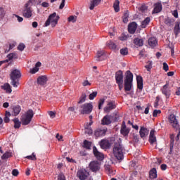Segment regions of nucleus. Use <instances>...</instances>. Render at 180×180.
<instances>
[{
	"label": "nucleus",
	"mask_w": 180,
	"mask_h": 180,
	"mask_svg": "<svg viewBox=\"0 0 180 180\" xmlns=\"http://www.w3.org/2000/svg\"><path fill=\"white\" fill-rule=\"evenodd\" d=\"M83 86H91V83H89V82L88 80H85L83 83H82Z\"/></svg>",
	"instance_id": "nucleus-60"
},
{
	"label": "nucleus",
	"mask_w": 180,
	"mask_h": 180,
	"mask_svg": "<svg viewBox=\"0 0 180 180\" xmlns=\"http://www.w3.org/2000/svg\"><path fill=\"white\" fill-rule=\"evenodd\" d=\"M115 79L117 84H123V72L118 71L115 75Z\"/></svg>",
	"instance_id": "nucleus-14"
},
{
	"label": "nucleus",
	"mask_w": 180,
	"mask_h": 180,
	"mask_svg": "<svg viewBox=\"0 0 180 180\" xmlns=\"http://www.w3.org/2000/svg\"><path fill=\"white\" fill-rule=\"evenodd\" d=\"M106 58V55H105V51H98L96 53V61H103Z\"/></svg>",
	"instance_id": "nucleus-13"
},
{
	"label": "nucleus",
	"mask_w": 180,
	"mask_h": 180,
	"mask_svg": "<svg viewBox=\"0 0 180 180\" xmlns=\"http://www.w3.org/2000/svg\"><path fill=\"white\" fill-rule=\"evenodd\" d=\"M93 108L94 106L92 105V103H84V105H81L79 112L82 113V115H89V113L92 112Z\"/></svg>",
	"instance_id": "nucleus-5"
},
{
	"label": "nucleus",
	"mask_w": 180,
	"mask_h": 180,
	"mask_svg": "<svg viewBox=\"0 0 180 180\" xmlns=\"http://www.w3.org/2000/svg\"><path fill=\"white\" fill-rule=\"evenodd\" d=\"M103 103H105V99L101 98L98 102V109H102V106H103Z\"/></svg>",
	"instance_id": "nucleus-50"
},
{
	"label": "nucleus",
	"mask_w": 180,
	"mask_h": 180,
	"mask_svg": "<svg viewBox=\"0 0 180 180\" xmlns=\"http://www.w3.org/2000/svg\"><path fill=\"white\" fill-rule=\"evenodd\" d=\"M49 115L50 117H51L52 119H54V117H56V112H54L53 111H49Z\"/></svg>",
	"instance_id": "nucleus-56"
},
{
	"label": "nucleus",
	"mask_w": 180,
	"mask_h": 180,
	"mask_svg": "<svg viewBox=\"0 0 180 180\" xmlns=\"http://www.w3.org/2000/svg\"><path fill=\"white\" fill-rule=\"evenodd\" d=\"M20 110H22V108H20V106L17 105V106L13 107V115L14 116H18V115H19V113H20Z\"/></svg>",
	"instance_id": "nucleus-33"
},
{
	"label": "nucleus",
	"mask_w": 180,
	"mask_h": 180,
	"mask_svg": "<svg viewBox=\"0 0 180 180\" xmlns=\"http://www.w3.org/2000/svg\"><path fill=\"white\" fill-rule=\"evenodd\" d=\"M77 176L80 180H85L89 176V172L85 169H80L77 172Z\"/></svg>",
	"instance_id": "nucleus-10"
},
{
	"label": "nucleus",
	"mask_w": 180,
	"mask_h": 180,
	"mask_svg": "<svg viewBox=\"0 0 180 180\" xmlns=\"http://www.w3.org/2000/svg\"><path fill=\"white\" fill-rule=\"evenodd\" d=\"M122 20L124 23H127L129 22V13H125L122 16Z\"/></svg>",
	"instance_id": "nucleus-45"
},
{
	"label": "nucleus",
	"mask_w": 180,
	"mask_h": 180,
	"mask_svg": "<svg viewBox=\"0 0 180 180\" xmlns=\"http://www.w3.org/2000/svg\"><path fill=\"white\" fill-rule=\"evenodd\" d=\"M163 70L166 72L169 70V68L168 67V64H167V63H163Z\"/></svg>",
	"instance_id": "nucleus-55"
},
{
	"label": "nucleus",
	"mask_w": 180,
	"mask_h": 180,
	"mask_svg": "<svg viewBox=\"0 0 180 180\" xmlns=\"http://www.w3.org/2000/svg\"><path fill=\"white\" fill-rule=\"evenodd\" d=\"M20 78V71L14 70L11 73V79H18Z\"/></svg>",
	"instance_id": "nucleus-18"
},
{
	"label": "nucleus",
	"mask_w": 180,
	"mask_h": 180,
	"mask_svg": "<svg viewBox=\"0 0 180 180\" xmlns=\"http://www.w3.org/2000/svg\"><path fill=\"white\" fill-rule=\"evenodd\" d=\"M106 131H108V129L106 128L97 129L94 131V136L96 137H102L106 134Z\"/></svg>",
	"instance_id": "nucleus-12"
},
{
	"label": "nucleus",
	"mask_w": 180,
	"mask_h": 180,
	"mask_svg": "<svg viewBox=\"0 0 180 180\" xmlns=\"http://www.w3.org/2000/svg\"><path fill=\"white\" fill-rule=\"evenodd\" d=\"M107 46H108L111 50H116V44L112 41H108L106 43Z\"/></svg>",
	"instance_id": "nucleus-35"
},
{
	"label": "nucleus",
	"mask_w": 180,
	"mask_h": 180,
	"mask_svg": "<svg viewBox=\"0 0 180 180\" xmlns=\"http://www.w3.org/2000/svg\"><path fill=\"white\" fill-rule=\"evenodd\" d=\"M174 22V19L167 18L165 20V24L168 25V26H171V25H172Z\"/></svg>",
	"instance_id": "nucleus-48"
},
{
	"label": "nucleus",
	"mask_w": 180,
	"mask_h": 180,
	"mask_svg": "<svg viewBox=\"0 0 180 180\" xmlns=\"http://www.w3.org/2000/svg\"><path fill=\"white\" fill-rule=\"evenodd\" d=\"M148 132H149L148 129H147L144 127H141L139 131V134L141 139H146V137L148 136Z\"/></svg>",
	"instance_id": "nucleus-17"
},
{
	"label": "nucleus",
	"mask_w": 180,
	"mask_h": 180,
	"mask_svg": "<svg viewBox=\"0 0 180 180\" xmlns=\"http://www.w3.org/2000/svg\"><path fill=\"white\" fill-rule=\"evenodd\" d=\"M13 122L15 129H19L20 127V121H19V119L15 118L13 120Z\"/></svg>",
	"instance_id": "nucleus-43"
},
{
	"label": "nucleus",
	"mask_w": 180,
	"mask_h": 180,
	"mask_svg": "<svg viewBox=\"0 0 180 180\" xmlns=\"http://www.w3.org/2000/svg\"><path fill=\"white\" fill-rule=\"evenodd\" d=\"M41 6H43V8H49V6H50V5L47 2H43L41 4Z\"/></svg>",
	"instance_id": "nucleus-62"
},
{
	"label": "nucleus",
	"mask_w": 180,
	"mask_h": 180,
	"mask_svg": "<svg viewBox=\"0 0 180 180\" xmlns=\"http://www.w3.org/2000/svg\"><path fill=\"white\" fill-rule=\"evenodd\" d=\"M96 95H98V92L94 91L93 93L90 94L89 98L90 101H93V99H95L96 98Z\"/></svg>",
	"instance_id": "nucleus-47"
},
{
	"label": "nucleus",
	"mask_w": 180,
	"mask_h": 180,
	"mask_svg": "<svg viewBox=\"0 0 180 180\" xmlns=\"http://www.w3.org/2000/svg\"><path fill=\"white\" fill-rule=\"evenodd\" d=\"M169 123H170L171 126L172 127H174L176 129L179 126L178 120H176V117L175 115L172 114L168 117Z\"/></svg>",
	"instance_id": "nucleus-9"
},
{
	"label": "nucleus",
	"mask_w": 180,
	"mask_h": 180,
	"mask_svg": "<svg viewBox=\"0 0 180 180\" xmlns=\"http://www.w3.org/2000/svg\"><path fill=\"white\" fill-rule=\"evenodd\" d=\"M112 123V117L105 115L102 120V124H110Z\"/></svg>",
	"instance_id": "nucleus-28"
},
{
	"label": "nucleus",
	"mask_w": 180,
	"mask_h": 180,
	"mask_svg": "<svg viewBox=\"0 0 180 180\" xmlns=\"http://www.w3.org/2000/svg\"><path fill=\"white\" fill-rule=\"evenodd\" d=\"M145 68L147 70V71H151V68H153V61H148L145 65Z\"/></svg>",
	"instance_id": "nucleus-40"
},
{
	"label": "nucleus",
	"mask_w": 180,
	"mask_h": 180,
	"mask_svg": "<svg viewBox=\"0 0 180 180\" xmlns=\"http://www.w3.org/2000/svg\"><path fill=\"white\" fill-rule=\"evenodd\" d=\"M85 133H86V134H92V129L86 128Z\"/></svg>",
	"instance_id": "nucleus-54"
},
{
	"label": "nucleus",
	"mask_w": 180,
	"mask_h": 180,
	"mask_svg": "<svg viewBox=\"0 0 180 180\" xmlns=\"http://www.w3.org/2000/svg\"><path fill=\"white\" fill-rule=\"evenodd\" d=\"M124 88L125 92L131 91V88H133V73L130 70L127 71L125 73Z\"/></svg>",
	"instance_id": "nucleus-1"
},
{
	"label": "nucleus",
	"mask_w": 180,
	"mask_h": 180,
	"mask_svg": "<svg viewBox=\"0 0 180 180\" xmlns=\"http://www.w3.org/2000/svg\"><path fill=\"white\" fill-rule=\"evenodd\" d=\"M26 158H27V160H31L32 161H36L37 160L36 155H34V153H32V155L27 156Z\"/></svg>",
	"instance_id": "nucleus-49"
},
{
	"label": "nucleus",
	"mask_w": 180,
	"mask_h": 180,
	"mask_svg": "<svg viewBox=\"0 0 180 180\" xmlns=\"http://www.w3.org/2000/svg\"><path fill=\"white\" fill-rule=\"evenodd\" d=\"M115 108H116V105H115V103L113 101L109 102L107 104V106L104 108V112H106L108 113L110 110L115 109Z\"/></svg>",
	"instance_id": "nucleus-21"
},
{
	"label": "nucleus",
	"mask_w": 180,
	"mask_h": 180,
	"mask_svg": "<svg viewBox=\"0 0 180 180\" xmlns=\"http://www.w3.org/2000/svg\"><path fill=\"white\" fill-rule=\"evenodd\" d=\"M40 67H41V63L37 62L35 64V67L30 70V74H36V72H39V70H40Z\"/></svg>",
	"instance_id": "nucleus-23"
},
{
	"label": "nucleus",
	"mask_w": 180,
	"mask_h": 180,
	"mask_svg": "<svg viewBox=\"0 0 180 180\" xmlns=\"http://www.w3.org/2000/svg\"><path fill=\"white\" fill-rule=\"evenodd\" d=\"M149 176L150 179H155V178H157V169H155V168L152 169L149 172Z\"/></svg>",
	"instance_id": "nucleus-32"
},
{
	"label": "nucleus",
	"mask_w": 180,
	"mask_h": 180,
	"mask_svg": "<svg viewBox=\"0 0 180 180\" xmlns=\"http://www.w3.org/2000/svg\"><path fill=\"white\" fill-rule=\"evenodd\" d=\"M117 143L116 141L115 142L114 148H113V154L114 157L117 158V160H122L124 155H123V146L120 143H122V140L120 139H117Z\"/></svg>",
	"instance_id": "nucleus-2"
},
{
	"label": "nucleus",
	"mask_w": 180,
	"mask_h": 180,
	"mask_svg": "<svg viewBox=\"0 0 180 180\" xmlns=\"http://www.w3.org/2000/svg\"><path fill=\"white\" fill-rule=\"evenodd\" d=\"M148 43L150 47H151L152 49H153V47H155V46L158 44V41H157V39L155 37L149 38Z\"/></svg>",
	"instance_id": "nucleus-22"
},
{
	"label": "nucleus",
	"mask_w": 180,
	"mask_h": 180,
	"mask_svg": "<svg viewBox=\"0 0 180 180\" xmlns=\"http://www.w3.org/2000/svg\"><path fill=\"white\" fill-rule=\"evenodd\" d=\"M169 85L168 84H166L165 85L163 86L162 88V94L166 96L167 98H169L171 96V89H169V87H168Z\"/></svg>",
	"instance_id": "nucleus-11"
},
{
	"label": "nucleus",
	"mask_w": 180,
	"mask_h": 180,
	"mask_svg": "<svg viewBox=\"0 0 180 180\" xmlns=\"http://www.w3.org/2000/svg\"><path fill=\"white\" fill-rule=\"evenodd\" d=\"M172 15H173V16H174V18H176V19H178V11L174 10V11L172 12Z\"/></svg>",
	"instance_id": "nucleus-61"
},
{
	"label": "nucleus",
	"mask_w": 180,
	"mask_h": 180,
	"mask_svg": "<svg viewBox=\"0 0 180 180\" xmlns=\"http://www.w3.org/2000/svg\"><path fill=\"white\" fill-rule=\"evenodd\" d=\"M77 19H78V16L70 15L68 18V22H69V23H75V22H77Z\"/></svg>",
	"instance_id": "nucleus-36"
},
{
	"label": "nucleus",
	"mask_w": 180,
	"mask_h": 180,
	"mask_svg": "<svg viewBox=\"0 0 180 180\" xmlns=\"http://www.w3.org/2000/svg\"><path fill=\"white\" fill-rule=\"evenodd\" d=\"M30 3H27L25 5V8L22 11V15L24 16V18H32V8L30 7Z\"/></svg>",
	"instance_id": "nucleus-6"
},
{
	"label": "nucleus",
	"mask_w": 180,
	"mask_h": 180,
	"mask_svg": "<svg viewBox=\"0 0 180 180\" xmlns=\"http://www.w3.org/2000/svg\"><path fill=\"white\" fill-rule=\"evenodd\" d=\"M91 142L85 140L84 141V148H86L87 150H89V148H91Z\"/></svg>",
	"instance_id": "nucleus-46"
},
{
	"label": "nucleus",
	"mask_w": 180,
	"mask_h": 180,
	"mask_svg": "<svg viewBox=\"0 0 180 180\" xmlns=\"http://www.w3.org/2000/svg\"><path fill=\"white\" fill-rule=\"evenodd\" d=\"M180 22L179 21H177L176 22V25L174 26V34H176V36H177V34L179 33L180 32Z\"/></svg>",
	"instance_id": "nucleus-37"
},
{
	"label": "nucleus",
	"mask_w": 180,
	"mask_h": 180,
	"mask_svg": "<svg viewBox=\"0 0 180 180\" xmlns=\"http://www.w3.org/2000/svg\"><path fill=\"white\" fill-rule=\"evenodd\" d=\"M12 174L13 175V176H18V175H19V171H18V169H13L12 172Z\"/></svg>",
	"instance_id": "nucleus-58"
},
{
	"label": "nucleus",
	"mask_w": 180,
	"mask_h": 180,
	"mask_svg": "<svg viewBox=\"0 0 180 180\" xmlns=\"http://www.w3.org/2000/svg\"><path fill=\"white\" fill-rule=\"evenodd\" d=\"M15 18H17L18 22H23V18H22L18 15H15Z\"/></svg>",
	"instance_id": "nucleus-63"
},
{
	"label": "nucleus",
	"mask_w": 180,
	"mask_h": 180,
	"mask_svg": "<svg viewBox=\"0 0 180 180\" xmlns=\"http://www.w3.org/2000/svg\"><path fill=\"white\" fill-rule=\"evenodd\" d=\"M58 180H65V176L63 174H60L58 175Z\"/></svg>",
	"instance_id": "nucleus-57"
},
{
	"label": "nucleus",
	"mask_w": 180,
	"mask_h": 180,
	"mask_svg": "<svg viewBox=\"0 0 180 180\" xmlns=\"http://www.w3.org/2000/svg\"><path fill=\"white\" fill-rule=\"evenodd\" d=\"M13 154L12 151H7L1 156V160H8L12 157Z\"/></svg>",
	"instance_id": "nucleus-34"
},
{
	"label": "nucleus",
	"mask_w": 180,
	"mask_h": 180,
	"mask_svg": "<svg viewBox=\"0 0 180 180\" xmlns=\"http://www.w3.org/2000/svg\"><path fill=\"white\" fill-rule=\"evenodd\" d=\"M155 132L154 131V130H151L150 132L149 143H150V144H154V143L157 141V138L155 137Z\"/></svg>",
	"instance_id": "nucleus-26"
},
{
	"label": "nucleus",
	"mask_w": 180,
	"mask_h": 180,
	"mask_svg": "<svg viewBox=\"0 0 180 180\" xmlns=\"http://www.w3.org/2000/svg\"><path fill=\"white\" fill-rule=\"evenodd\" d=\"M15 56H16V54L9 53L7 57H8V60H13V58L15 57Z\"/></svg>",
	"instance_id": "nucleus-59"
},
{
	"label": "nucleus",
	"mask_w": 180,
	"mask_h": 180,
	"mask_svg": "<svg viewBox=\"0 0 180 180\" xmlns=\"http://www.w3.org/2000/svg\"><path fill=\"white\" fill-rule=\"evenodd\" d=\"M113 141H116V140H115V138H112L110 140V141H109L106 139H103L101 141L100 146L103 149L109 148L110 147V146H112V144H113Z\"/></svg>",
	"instance_id": "nucleus-7"
},
{
	"label": "nucleus",
	"mask_w": 180,
	"mask_h": 180,
	"mask_svg": "<svg viewBox=\"0 0 180 180\" xmlns=\"http://www.w3.org/2000/svg\"><path fill=\"white\" fill-rule=\"evenodd\" d=\"M134 44L135 46H138V47H141L144 44V41L140 38H136L134 39Z\"/></svg>",
	"instance_id": "nucleus-31"
},
{
	"label": "nucleus",
	"mask_w": 180,
	"mask_h": 180,
	"mask_svg": "<svg viewBox=\"0 0 180 180\" xmlns=\"http://www.w3.org/2000/svg\"><path fill=\"white\" fill-rule=\"evenodd\" d=\"M120 53L121 56H127L129 54V49L127 48H122L120 49Z\"/></svg>",
	"instance_id": "nucleus-42"
},
{
	"label": "nucleus",
	"mask_w": 180,
	"mask_h": 180,
	"mask_svg": "<svg viewBox=\"0 0 180 180\" xmlns=\"http://www.w3.org/2000/svg\"><path fill=\"white\" fill-rule=\"evenodd\" d=\"M160 168H161L162 171H165V169H167V165H165V164L161 165Z\"/></svg>",
	"instance_id": "nucleus-64"
},
{
	"label": "nucleus",
	"mask_w": 180,
	"mask_h": 180,
	"mask_svg": "<svg viewBox=\"0 0 180 180\" xmlns=\"http://www.w3.org/2000/svg\"><path fill=\"white\" fill-rule=\"evenodd\" d=\"M160 113H161V110H155L153 111V117H157V116H158V115H160Z\"/></svg>",
	"instance_id": "nucleus-53"
},
{
	"label": "nucleus",
	"mask_w": 180,
	"mask_h": 180,
	"mask_svg": "<svg viewBox=\"0 0 180 180\" xmlns=\"http://www.w3.org/2000/svg\"><path fill=\"white\" fill-rule=\"evenodd\" d=\"M129 133H130V129L126 127V122L123 121L121 127V134H122V136H127Z\"/></svg>",
	"instance_id": "nucleus-15"
},
{
	"label": "nucleus",
	"mask_w": 180,
	"mask_h": 180,
	"mask_svg": "<svg viewBox=\"0 0 180 180\" xmlns=\"http://www.w3.org/2000/svg\"><path fill=\"white\" fill-rule=\"evenodd\" d=\"M1 89H4L6 94H12V89L11 88L10 84L5 83L3 86H1Z\"/></svg>",
	"instance_id": "nucleus-29"
},
{
	"label": "nucleus",
	"mask_w": 180,
	"mask_h": 180,
	"mask_svg": "<svg viewBox=\"0 0 180 180\" xmlns=\"http://www.w3.org/2000/svg\"><path fill=\"white\" fill-rule=\"evenodd\" d=\"M120 4V2L119 1V0H116L114 2L113 8L115 12H119V11H120V7L119 6Z\"/></svg>",
	"instance_id": "nucleus-39"
},
{
	"label": "nucleus",
	"mask_w": 180,
	"mask_h": 180,
	"mask_svg": "<svg viewBox=\"0 0 180 180\" xmlns=\"http://www.w3.org/2000/svg\"><path fill=\"white\" fill-rule=\"evenodd\" d=\"M33 116H34V112H33L32 110H29L21 116V124L23 126H27L32 122Z\"/></svg>",
	"instance_id": "nucleus-4"
},
{
	"label": "nucleus",
	"mask_w": 180,
	"mask_h": 180,
	"mask_svg": "<svg viewBox=\"0 0 180 180\" xmlns=\"http://www.w3.org/2000/svg\"><path fill=\"white\" fill-rule=\"evenodd\" d=\"M89 169L93 172H96L101 169V163L98 161H93L89 164Z\"/></svg>",
	"instance_id": "nucleus-8"
},
{
	"label": "nucleus",
	"mask_w": 180,
	"mask_h": 180,
	"mask_svg": "<svg viewBox=\"0 0 180 180\" xmlns=\"http://www.w3.org/2000/svg\"><path fill=\"white\" fill-rule=\"evenodd\" d=\"M139 11L141 12L144 13V12H147V6L146 5H142L140 8H139Z\"/></svg>",
	"instance_id": "nucleus-51"
},
{
	"label": "nucleus",
	"mask_w": 180,
	"mask_h": 180,
	"mask_svg": "<svg viewBox=\"0 0 180 180\" xmlns=\"http://www.w3.org/2000/svg\"><path fill=\"white\" fill-rule=\"evenodd\" d=\"M137 30V24L136 22H131L128 26V31L131 34H133L136 32Z\"/></svg>",
	"instance_id": "nucleus-16"
},
{
	"label": "nucleus",
	"mask_w": 180,
	"mask_h": 180,
	"mask_svg": "<svg viewBox=\"0 0 180 180\" xmlns=\"http://www.w3.org/2000/svg\"><path fill=\"white\" fill-rule=\"evenodd\" d=\"M11 85H13L14 88H18V86H19V80L11 79Z\"/></svg>",
	"instance_id": "nucleus-44"
},
{
	"label": "nucleus",
	"mask_w": 180,
	"mask_h": 180,
	"mask_svg": "<svg viewBox=\"0 0 180 180\" xmlns=\"http://www.w3.org/2000/svg\"><path fill=\"white\" fill-rule=\"evenodd\" d=\"M150 18H146L143 21H142L141 22V27H143V29L147 27L148 25L150 23Z\"/></svg>",
	"instance_id": "nucleus-38"
},
{
	"label": "nucleus",
	"mask_w": 180,
	"mask_h": 180,
	"mask_svg": "<svg viewBox=\"0 0 180 180\" xmlns=\"http://www.w3.org/2000/svg\"><path fill=\"white\" fill-rule=\"evenodd\" d=\"M93 153L95 157H96L97 160H103V155L102 154V153L98 151L96 147L93 148Z\"/></svg>",
	"instance_id": "nucleus-24"
},
{
	"label": "nucleus",
	"mask_w": 180,
	"mask_h": 180,
	"mask_svg": "<svg viewBox=\"0 0 180 180\" xmlns=\"http://www.w3.org/2000/svg\"><path fill=\"white\" fill-rule=\"evenodd\" d=\"M47 81V76H39L37 79V84H39V85H46Z\"/></svg>",
	"instance_id": "nucleus-20"
},
{
	"label": "nucleus",
	"mask_w": 180,
	"mask_h": 180,
	"mask_svg": "<svg viewBox=\"0 0 180 180\" xmlns=\"http://www.w3.org/2000/svg\"><path fill=\"white\" fill-rule=\"evenodd\" d=\"M26 47V46H25V44H20L18 46V49L20 51H23V50H25V48Z\"/></svg>",
	"instance_id": "nucleus-52"
},
{
	"label": "nucleus",
	"mask_w": 180,
	"mask_h": 180,
	"mask_svg": "<svg viewBox=\"0 0 180 180\" xmlns=\"http://www.w3.org/2000/svg\"><path fill=\"white\" fill-rule=\"evenodd\" d=\"M105 169L108 175L112 176L116 174V170H113V169H112V167L109 165H105Z\"/></svg>",
	"instance_id": "nucleus-27"
},
{
	"label": "nucleus",
	"mask_w": 180,
	"mask_h": 180,
	"mask_svg": "<svg viewBox=\"0 0 180 180\" xmlns=\"http://www.w3.org/2000/svg\"><path fill=\"white\" fill-rule=\"evenodd\" d=\"M86 100V94L85 93H83L79 98V101H78L79 104L84 103L85 101Z\"/></svg>",
	"instance_id": "nucleus-41"
},
{
	"label": "nucleus",
	"mask_w": 180,
	"mask_h": 180,
	"mask_svg": "<svg viewBox=\"0 0 180 180\" xmlns=\"http://www.w3.org/2000/svg\"><path fill=\"white\" fill-rule=\"evenodd\" d=\"M161 11H162V5L161 3L155 4L153 13H159Z\"/></svg>",
	"instance_id": "nucleus-25"
},
{
	"label": "nucleus",
	"mask_w": 180,
	"mask_h": 180,
	"mask_svg": "<svg viewBox=\"0 0 180 180\" xmlns=\"http://www.w3.org/2000/svg\"><path fill=\"white\" fill-rule=\"evenodd\" d=\"M58 19L60 17L57 15L56 13H53L51 14L46 21L45 22L44 26L47 27L48 26H51V27H56L57 26V23H58Z\"/></svg>",
	"instance_id": "nucleus-3"
},
{
	"label": "nucleus",
	"mask_w": 180,
	"mask_h": 180,
	"mask_svg": "<svg viewBox=\"0 0 180 180\" xmlns=\"http://www.w3.org/2000/svg\"><path fill=\"white\" fill-rule=\"evenodd\" d=\"M136 81L138 89H140L141 91L143 89V77H141V76H137Z\"/></svg>",
	"instance_id": "nucleus-30"
},
{
	"label": "nucleus",
	"mask_w": 180,
	"mask_h": 180,
	"mask_svg": "<svg viewBox=\"0 0 180 180\" xmlns=\"http://www.w3.org/2000/svg\"><path fill=\"white\" fill-rule=\"evenodd\" d=\"M101 2H102V0H91L89 10L94 11L95 7L98 6V5H99V4H101Z\"/></svg>",
	"instance_id": "nucleus-19"
}]
</instances>
